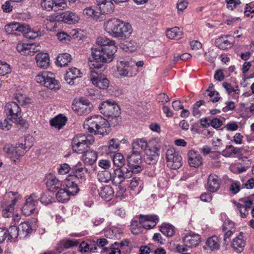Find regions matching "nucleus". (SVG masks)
I'll list each match as a JSON object with an SVG mask.
<instances>
[{
    "label": "nucleus",
    "instance_id": "obj_1",
    "mask_svg": "<svg viewBox=\"0 0 254 254\" xmlns=\"http://www.w3.org/2000/svg\"><path fill=\"white\" fill-rule=\"evenodd\" d=\"M97 43L98 46L92 49L91 55L94 61L90 62V66L94 63L104 65V63L111 62L117 51L114 41L98 37Z\"/></svg>",
    "mask_w": 254,
    "mask_h": 254
},
{
    "label": "nucleus",
    "instance_id": "obj_2",
    "mask_svg": "<svg viewBox=\"0 0 254 254\" xmlns=\"http://www.w3.org/2000/svg\"><path fill=\"white\" fill-rule=\"evenodd\" d=\"M105 30L112 37L120 40L128 38L132 32L131 25L118 18H112L104 23Z\"/></svg>",
    "mask_w": 254,
    "mask_h": 254
},
{
    "label": "nucleus",
    "instance_id": "obj_3",
    "mask_svg": "<svg viewBox=\"0 0 254 254\" xmlns=\"http://www.w3.org/2000/svg\"><path fill=\"white\" fill-rule=\"evenodd\" d=\"M84 129L90 133L104 135L110 131L107 120L100 115L87 118L84 122Z\"/></svg>",
    "mask_w": 254,
    "mask_h": 254
},
{
    "label": "nucleus",
    "instance_id": "obj_4",
    "mask_svg": "<svg viewBox=\"0 0 254 254\" xmlns=\"http://www.w3.org/2000/svg\"><path fill=\"white\" fill-rule=\"evenodd\" d=\"M4 29L7 34L20 35L22 34L24 37L31 39H34L41 35L40 31L35 32L31 30L27 24L15 22L6 25Z\"/></svg>",
    "mask_w": 254,
    "mask_h": 254
},
{
    "label": "nucleus",
    "instance_id": "obj_5",
    "mask_svg": "<svg viewBox=\"0 0 254 254\" xmlns=\"http://www.w3.org/2000/svg\"><path fill=\"white\" fill-rule=\"evenodd\" d=\"M92 70L90 71V80L94 85L101 89H107L109 85V81L106 75L102 73L105 69V65L92 64L90 66Z\"/></svg>",
    "mask_w": 254,
    "mask_h": 254
},
{
    "label": "nucleus",
    "instance_id": "obj_6",
    "mask_svg": "<svg viewBox=\"0 0 254 254\" xmlns=\"http://www.w3.org/2000/svg\"><path fill=\"white\" fill-rule=\"evenodd\" d=\"M4 111L9 120L23 127L26 124L21 116V111L19 106L15 102L7 103L4 107Z\"/></svg>",
    "mask_w": 254,
    "mask_h": 254
},
{
    "label": "nucleus",
    "instance_id": "obj_7",
    "mask_svg": "<svg viewBox=\"0 0 254 254\" xmlns=\"http://www.w3.org/2000/svg\"><path fill=\"white\" fill-rule=\"evenodd\" d=\"M94 142L92 136H86L84 135H77L72 141V148L74 152L78 154H83L89 148V145Z\"/></svg>",
    "mask_w": 254,
    "mask_h": 254
},
{
    "label": "nucleus",
    "instance_id": "obj_8",
    "mask_svg": "<svg viewBox=\"0 0 254 254\" xmlns=\"http://www.w3.org/2000/svg\"><path fill=\"white\" fill-rule=\"evenodd\" d=\"M117 68L118 72L123 77H134L139 72V69L134 65L133 62L126 60L118 62Z\"/></svg>",
    "mask_w": 254,
    "mask_h": 254
},
{
    "label": "nucleus",
    "instance_id": "obj_9",
    "mask_svg": "<svg viewBox=\"0 0 254 254\" xmlns=\"http://www.w3.org/2000/svg\"><path fill=\"white\" fill-rule=\"evenodd\" d=\"M98 109L100 113L106 117H110L114 114H121L120 106L113 100L101 102L99 105Z\"/></svg>",
    "mask_w": 254,
    "mask_h": 254
},
{
    "label": "nucleus",
    "instance_id": "obj_10",
    "mask_svg": "<svg viewBox=\"0 0 254 254\" xmlns=\"http://www.w3.org/2000/svg\"><path fill=\"white\" fill-rule=\"evenodd\" d=\"M91 171L89 167H86L85 164L79 161L71 167V174L69 175L82 183L86 181L87 175L90 173Z\"/></svg>",
    "mask_w": 254,
    "mask_h": 254
},
{
    "label": "nucleus",
    "instance_id": "obj_11",
    "mask_svg": "<svg viewBox=\"0 0 254 254\" xmlns=\"http://www.w3.org/2000/svg\"><path fill=\"white\" fill-rule=\"evenodd\" d=\"M166 158L167 166L172 169L177 170L182 166V157L174 148H170L167 150Z\"/></svg>",
    "mask_w": 254,
    "mask_h": 254
},
{
    "label": "nucleus",
    "instance_id": "obj_12",
    "mask_svg": "<svg viewBox=\"0 0 254 254\" xmlns=\"http://www.w3.org/2000/svg\"><path fill=\"white\" fill-rule=\"evenodd\" d=\"M36 80L38 83H40L51 90H58L60 85L58 80L53 77H51L46 72L41 75L38 74L36 76Z\"/></svg>",
    "mask_w": 254,
    "mask_h": 254
},
{
    "label": "nucleus",
    "instance_id": "obj_13",
    "mask_svg": "<svg viewBox=\"0 0 254 254\" xmlns=\"http://www.w3.org/2000/svg\"><path fill=\"white\" fill-rule=\"evenodd\" d=\"M141 153L138 151L132 150L131 154L127 156V165L131 167L136 173H140L143 170L141 166L142 159Z\"/></svg>",
    "mask_w": 254,
    "mask_h": 254
},
{
    "label": "nucleus",
    "instance_id": "obj_14",
    "mask_svg": "<svg viewBox=\"0 0 254 254\" xmlns=\"http://www.w3.org/2000/svg\"><path fill=\"white\" fill-rule=\"evenodd\" d=\"M39 197L35 193L31 194L25 201L22 209L23 214L25 216H29L32 214L38 204Z\"/></svg>",
    "mask_w": 254,
    "mask_h": 254
},
{
    "label": "nucleus",
    "instance_id": "obj_15",
    "mask_svg": "<svg viewBox=\"0 0 254 254\" xmlns=\"http://www.w3.org/2000/svg\"><path fill=\"white\" fill-rule=\"evenodd\" d=\"M139 220L143 227L145 229H151L154 228L159 221V217L155 214L139 215Z\"/></svg>",
    "mask_w": 254,
    "mask_h": 254
},
{
    "label": "nucleus",
    "instance_id": "obj_16",
    "mask_svg": "<svg viewBox=\"0 0 254 254\" xmlns=\"http://www.w3.org/2000/svg\"><path fill=\"white\" fill-rule=\"evenodd\" d=\"M8 197L12 196L13 197L11 200V202L5 206V208L2 211V216L5 218L12 217L14 214V207L19 198V195L17 192L9 191L6 193Z\"/></svg>",
    "mask_w": 254,
    "mask_h": 254
},
{
    "label": "nucleus",
    "instance_id": "obj_17",
    "mask_svg": "<svg viewBox=\"0 0 254 254\" xmlns=\"http://www.w3.org/2000/svg\"><path fill=\"white\" fill-rule=\"evenodd\" d=\"M32 146V143L29 141V139L27 140V137L21 138L15 146L17 156L19 157L23 156Z\"/></svg>",
    "mask_w": 254,
    "mask_h": 254
},
{
    "label": "nucleus",
    "instance_id": "obj_18",
    "mask_svg": "<svg viewBox=\"0 0 254 254\" xmlns=\"http://www.w3.org/2000/svg\"><path fill=\"white\" fill-rule=\"evenodd\" d=\"M183 241L186 247H196L200 243L201 237L198 234L190 232L184 237Z\"/></svg>",
    "mask_w": 254,
    "mask_h": 254
},
{
    "label": "nucleus",
    "instance_id": "obj_19",
    "mask_svg": "<svg viewBox=\"0 0 254 254\" xmlns=\"http://www.w3.org/2000/svg\"><path fill=\"white\" fill-rule=\"evenodd\" d=\"M240 201L243 202L244 204H242L236 201L234 202V204L236 205L238 210L239 211L241 217L246 218L248 214V209H250L253 204V201L252 200L246 198H242L240 199Z\"/></svg>",
    "mask_w": 254,
    "mask_h": 254
},
{
    "label": "nucleus",
    "instance_id": "obj_20",
    "mask_svg": "<svg viewBox=\"0 0 254 254\" xmlns=\"http://www.w3.org/2000/svg\"><path fill=\"white\" fill-rule=\"evenodd\" d=\"M75 180L76 179L69 175L64 180L65 189L72 196L76 195L79 191V187Z\"/></svg>",
    "mask_w": 254,
    "mask_h": 254
},
{
    "label": "nucleus",
    "instance_id": "obj_21",
    "mask_svg": "<svg viewBox=\"0 0 254 254\" xmlns=\"http://www.w3.org/2000/svg\"><path fill=\"white\" fill-rule=\"evenodd\" d=\"M79 242L77 240L64 239L58 243L56 248L59 253H62L66 249L77 246Z\"/></svg>",
    "mask_w": 254,
    "mask_h": 254
},
{
    "label": "nucleus",
    "instance_id": "obj_22",
    "mask_svg": "<svg viewBox=\"0 0 254 254\" xmlns=\"http://www.w3.org/2000/svg\"><path fill=\"white\" fill-rule=\"evenodd\" d=\"M36 47L34 44L18 43L16 49L21 55L33 56L36 51L39 50L35 49Z\"/></svg>",
    "mask_w": 254,
    "mask_h": 254
},
{
    "label": "nucleus",
    "instance_id": "obj_23",
    "mask_svg": "<svg viewBox=\"0 0 254 254\" xmlns=\"http://www.w3.org/2000/svg\"><path fill=\"white\" fill-rule=\"evenodd\" d=\"M220 184L221 180L219 177L215 174H211L207 180V190L211 192H215L219 189Z\"/></svg>",
    "mask_w": 254,
    "mask_h": 254
},
{
    "label": "nucleus",
    "instance_id": "obj_24",
    "mask_svg": "<svg viewBox=\"0 0 254 254\" xmlns=\"http://www.w3.org/2000/svg\"><path fill=\"white\" fill-rule=\"evenodd\" d=\"M82 73L80 70L75 67H72L66 71L64 75V79L67 83L70 85L74 84V80L76 78L81 77Z\"/></svg>",
    "mask_w": 254,
    "mask_h": 254
},
{
    "label": "nucleus",
    "instance_id": "obj_25",
    "mask_svg": "<svg viewBox=\"0 0 254 254\" xmlns=\"http://www.w3.org/2000/svg\"><path fill=\"white\" fill-rule=\"evenodd\" d=\"M100 11L104 15L111 13L114 10V4L112 0H96Z\"/></svg>",
    "mask_w": 254,
    "mask_h": 254
},
{
    "label": "nucleus",
    "instance_id": "obj_26",
    "mask_svg": "<svg viewBox=\"0 0 254 254\" xmlns=\"http://www.w3.org/2000/svg\"><path fill=\"white\" fill-rule=\"evenodd\" d=\"M188 163L191 167L197 168L202 163V157L201 155L196 151L190 150L188 154Z\"/></svg>",
    "mask_w": 254,
    "mask_h": 254
},
{
    "label": "nucleus",
    "instance_id": "obj_27",
    "mask_svg": "<svg viewBox=\"0 0 254 254\" xmlns=\"http://www.w3.org/2000/svg\"><path fill=\"white\" fill-rule=\"evenodd\" d=\"M59 19L64 22L68 24H72L77 22L79 20L78 15L75 13L69 11L63 12L60 13Z\"/></svg>",
    "mask_w": 254,
    "mask_h": 254
},
{
    "label": "nucleus",
    "instance_id": "obj_28",
    "mask_svg": "<svg viewBox=\"0 0 254 254\" xmlns=\"http://www.w3.org/2000/svg\"><path fill=\"white\" fill-rule=\"evenodd\" d=\"M82 154V160L85 165H92L97 159V153L93 150L88 149Z\"/></svg>",
    "mask_w": 254,
    "mask_h": 254
},
{
    "label": "nucleus",
    "instance_id": "obj_29",
    "mask_svg": "<svg viewBox=\"0 0 254 254\" xmlns=\"http://www.w3.org/2000/svg\"><path fill=\"white\" fill-rule=\"evenodd\" d=\"M37 65L41 68H47L50 64L49 55L46 53H39L35 57Z\"/></svg>",
    "mask_w": 254,
    "mask_h": 254
},
{
    "label": "nucleus",
    "instance_id": "obj_30",
    "mask_svg": "<svg viewBox=\"0 0 254 254\" xmlns=\"http://www.w3.org/2000/svg\"><path fill=\"white\" fill-rule=\"evenodd\" d=\"M46 186L49 191L55 192L60 189L62 184L56 177L49 175L47 176Z\"/></svg>",
    "mask_w": 254,
    "mask_h": 254
},
{
    "label": "nucleus",
    "instance_id": "obj_31",
    "mask_svg": "<svg viewBox=\"0 0 254 254\" xmlns=\"http://www.w3.org/2000/svg\"><path fill=\"white\" fill-rule=\"evenodd\" d=\"M246 245L245 241L244 239V236L242 233L233 239L232 243V247L238 253H241L243 250Z\"/></svg>",
    "mask_w": 254,
    "mask_h": 254
},
{
    "label": "nucleus",
    "instance_id": "obj_32",
    "mask_svg": "<svg viewBox=\"0 0 254 254\" xmlns=\"http://www.w3.org/2000/svg\"><path fill=\"white\" fill-rule=\"evenodd\" d=\"M67 121V117L60 114L51 120L50 125L52 127L60 130L65 125Z\"/></svg>",
    "mask_w": 254,
    "mask_h": 254
},
{
    "label": "nucleus",
    "instance_id": "obj_33",
    "mask_svg": "<svg viewBox=\"0 0 254 254\" xmlns=\"http://www.w3.org/2000/svg\"><path fill=\"white\" fill-rule=\"evenodd\" d=\"M153 149V151L152 154V150L149 149L146 153V156L144 157V161L146 164L149 165L155 164L158 160L159 149L156 147H154Z\"/></svg>",
    "mask_w": 254,
    "mask_h": 254
},
{
    "label": "nucleus",
    "instance_id": "obj_34",
    "mask_svg": "<svg viewBox=\"0 0 254 254\" xmlns=\"http://www.w3.org/2000/svg\"><path fill=\"white\" fill-rule=\"evenodd\" d=\"M114 191L112 187L106 185L101 188L99 195L101 198L106 201L111 200L114 196Z\"/></svg>",
    "mask_w": 254,
    "mask_h": 254
},
{
    "label": "nucleus",
    "instance_id": "obj_35",
    "mask_svg": "<svg viewBox=\"0 0 254 254\" xmlns=\"http://www.w3.org/2000/svg\"><path fill=\"white\" fill-rule=\"evenodd\" d=\"M18 227L20 239L26 238L33 231L30 223L24 222L21 223Z\"/></svg>",
    "mask_w": 254,
    "mask_h": 254
},
{
    "label": "nucleus",
    "instance_id": "obj_36",
    "mask_svg": "<svg viewBox=\"0 0 254 254\" xmlns=\"http://www.w3.org/2000/svg\"><path fill=\"white\" fill-rule=\"evenodd\" d=\"M83 13L85 15L91 17L94 19L102 21L105 18L104 15L100 11L96 10L90 6L84 9Z\"/></svg>",
    "mask_w": 254,
    "mask_h": 254
},
{
    "label": "nucleus",
    "instance_id": "obj_37",
    "mask_svg": "<svg viewBox=\"0 0 254 254\" xmlns=\"http://www.w3.org/2000/svg\"><path fill=\"white\" fill-rule=\"evenodd\" d=\"M220 239L216 236H213L207 239L206 245L211 251L219 250L220 246Z\"/></svg>",
    "mask_w": 254,
    "mask_h": 254
},
{
    "label": "nucleus",
    "instance_id": "obj_38",
    "mask_svg": "<svg viewBox=\"0 0 254 254\" xmlns=\"http://www.w3.org/2000/svg\"><path fill=\"white\" fill-rule=\"evenodd\" d=\"M231 38L230 35L222 36L216 40V44L217 47L222 50L227 49L233 46L231 41L228 40V38Z\"/></svg>",
    "mask_w": 254,
    "mask_h": 254
},
{
    "label": "nucleus",
    "instance_id": "obj_39",
    "mask_svg": "<svg viewBox=\"0 0 254 254\" xmlns=\"http://www.w3.org/2000/svg\"><path fill=\"white\" fill-rule=\"evenodd\" d=\"M148 147L147 142L143 139H136L133 141L132 144V150L133 151H138L141 153L143 150H145Z\"/></svg>",
    "mask_w": 254,
    "mask_h": 254
},
{
    "label": "nucleus",
    "instance_id": "obj_40",
    "mask_svg": "<svg viewBox=\"0 0 254 254\" xmlns=\"http://www.w3.org/2000/svg\"><path fill=\"white\" fill-rule=\"evenodd\" d=\"M183 32L180 29L175 27L166 31V36L170 39L179 40L182 37Z\"/></svg>",
    "mask_w": 254,
    "mask_h": 254
},
{
    "label": "nucleus",
    "instance_id": "obj_41",
    "mask_svg": "<svg viewBox=\"0 0 254 254\" xmlns=\"http://www.w3.org/2000/svg\"><path fill=\"white\" fill-rule=\"evenodd\" d=\"M240 148L234 147L232 145H227L226 148L222 152V155L226 157H230L234 155L241 153Z\"/></svg>",
    "mask_w": 254,
    "mask_h": 254
},
{
    "label": "nucleus",
    "instance_id": "obj_42",
    "mask_svg": "<svg viewBox=\"0 0 254 254\" xmlns=\"http://www.w3.org/2000/svg\"><path fill=\"white\" fill-rule=\"evenodd\" d=\"M71 60V56L68 53L60 54L57 58V64L61 67L65 66Z\"/></svg>",
    "mask_w": 254,
    "mask_h": 254
},
{
    "label": "nucleus",
    "instance_id": "obj_43",
    "mask_svg": "<svg viewBox=\"0 0 254 254\" xmlns=\"http://www.w3.org/2000/svg\"><path fill=\"white\" fill-rule=\"evenodd\" d=\"M159 230L162 234L168 237H172L175 234L174 227L169 223H163Z\"/></svg>",
    "mask_w": 254,
    "mask_h": 254
},
{
    "label": "nucleus",
    "instance_id": "obj_44",
    "mask_svg": "<svg viewBox=\"0 0 254 254\" xmlns=\"http://www.w3.org/2000/svg\"><path fill=\"white\" fill-rule=\"evenodd\" d=\"M222 85L229 95H231L232 94L233 98H236L238 97V95L240 94V91L238 88V85L236 86V89H235L230 83L227 82H224L222 83Z\"/></svg>",
    "mask_w": 254,
    "mask_h": 254
},
{
    "label": "nucleus",
    "instance_id": "obj_45",
    "mask_svg": "<svg viewBox=\"0 0 254 254\" xmlns=\"http://www.w3.org/2000/svg\"><path fill=\"white\" fill-rule=\"evenodd\" d=\"M6 231L8 240L10 241H14L15 239L19 237V233L18 227L16 226H11L9 228L5 229Z\"/></svg>",
    "mask_w": 254,
    "mask_h": 254
},
{
    "label": "nucleus",
    "instance_id": "obj_46",
    "mask_svg": "<svg viewBox=\"0 0 254 254\" xmlns=\"http://www.w3.org/2000/svg\"><path fill=\"white\" fill-rule=\"evenodd\" d=\"M114 165L117 168L125 166L126 159L123 154L120 153H116L112 156Z\"/></svg>",
    "mask_w": 254,
    "mask_h": 254
},
{
    "label": "nucleus",
    "instance_id": "obj_47",
    "mask_svg": "<svg viewBox=\"0 0 254 254\" xmlns=\"http://www.w3.org/2000/svg\"><path fill=\"white\" fill-rule=\"evenodd\" d=\"M70 196H72L65 189H60L56 194V198L58 201L64 203L69 200Z\"/></svg>",
    "mask_w": 254,
    "mask_h": 254
},
{
    "label": "nucleus",
    "instance_id": "obj_48",
    "mask_svg": "<svg viewBox=\"0 0 254 254\" xmlns=\"http://www.w3.org/2000/svg\"><path fill=\"white\" fill-rule=\"evenodd\" d=\"M129 188L132 190L136 189L138 193L143 188V182L139 178L133 177L130 180Z\"/></svg>",
    "mask_w": 254,
    "mask_h": 254
},
{
    "label": "nucleus",
    "instance_id": "obj_49",
    "mask_svg": "<svg viewBox=\"0 0 254 254\" xmlns=\"http://www.w3.org/2000/svg\"><path fill=\"white\" fill-rule=\"evenodd\" d=\"M119 140L117 138H113L110 140L109 141V145L106 147L108 148V153H117L119 151V145H120Z\"/></svg>",
    "mask_w": 254,
    "mask_h": 254
},
{
    "label": "nucleus",
    "instance_id": "obj_50",
    "mask_svg": "<svg viewBox=\"0 0 254 254\" xmlns=\"http://www.w3.org/2000/svg\"><path fill=\"white\" fill-rule=\"evenodd\" d=\"M118 168L125 180L131 178L133 174H136V172H134L133 169L128 165L127 166H123Z\"/></svg>",
    "mask_w": 254,
    "mask_h": 254
},
{
    "label": "nucleus",
    "instance_id": "obj_51",
    "mask_svg": "<svg viewBox=\"0 0 254 254\" xmlns=\"http://www.w3.org/2000/svg\"><path fill=\"white\" fill-rule=\"evenodd\" d=\"M39 199L41 203L45 205L51 204L55 201V198L50 195L49 191L43 192L41 197L39 198Z\"/></svg>",
    "mask_w": 254,
    "mask_h": 254
},
{
    "label": "nucleus",
    "instance_id": "obj_52",
    "mask_svg": "<svg viewBox=\"0 0 254 254\" xmlns=\"http://www.w3.org/2000/svg\"><path fill=\"white\" fill-rule=\"evenodd\" d=\"M41 5L43 9L47 11L54 10L56 11L58 10V8L54 4V0H42Z\"/></svg>",
    "mask_w": 254,
    "mask_h": 254
},
{
    "label": "nucleus",
    "instance_id": "obj_53",
    "mask_svg": "<svg viewBox=\"0 0 254 254\" xmlns=\"http://www.w3.org/2000/svg\"><path fill=\"white\" fill-rule=\"evenodd\" d=\"M124 178L120 173L118 168L114 169L112 174V181L114 185L118 186L125 181Z\"/></svg>",
    "mask_w": 254,
    "mask_h": 254
},
{
    "label": "nucleus",
    "instance_id": "obj_54",
    "mask_svg": "<svg viewBox=\"0 0 254 254\" xmlns=\"http://www.w3.org/2000/svg\"><path fill=\"white\" fill-rule=\"evenodd\" d=\"M130 230L131 233L134 235H137L139 234L142 228V226L139 220V222L137 220L132 219L130 224Z\"/></svg>",
    "mask_w": 254,
    "mask_h": 254
},
{
    "label": "nucleus",
    "instance_id": "obj_55",
    "mask_svg": "<svg viewBox=\"0 0 254 254\" xmlns=\"http://www.w3.org/2000/svg\"><path fill=\"white\" fill-rule=\"evenodd\" d=\"M98 180L100 182L108 183L112 180V174L107 170L99 172L97 175Z\"/></svg>",
    "mask_w": 254,
    "mask_h": 254
},
{
    "label": "nucleus",
    "instance_id": "obj_56",
    "mask_svg": "<svg viewBox=\"0 0 254 254\" xmlns=\"http://www.w3.org/2000/svg\"><path fill=\"white\" fill-rule=\"evenodd\" d=\"M120 114H121L116 115L114 114L110 117H107L108 118L107 121L109 123V129L110 127H116L121 123L122 118L120 116Z\"/></svg>",
    "mask_w": 254,
    "mask_h": 254
},
{
    "label": "nucleus",
    "instance_id": "obj_57",
    "mask_svg": "<svg viewBox=\"0 0 254 254\" xmlns=\"http://www.w3.org/2000/svg\"><path fill=\"white\" fill-rule=\"evenodd\" d=\"M91 109L92 106L90 105H83L81 104H78L75 110L77 111L78 115L82 116L89 114L91 111Z\"/></svg>",
    "mask_w": 254,
    "mask_h": 254
},
{
    "label": "nucleus",
    "instance_id": "obj_58",
    "mask_svg": "<svg viewBox=\"0 0 254 254\" xmlns=\"http://www.w3.org/2000/svg\"><path fill=\"white\" fill-rule=\"evenodd\" d=\"M137 47V44L134 41H126L123 45L122 48L126 52H132L134 51Z\"/></svg>",
    "mask_w": 254,
    "mask_h": 254
},
{
    "label": "nucleus",
    "instance_id": "obj_59",
    "mask_svg": "<svg viewBox=\"0 0 254 254\" xmlns=\"http://www.w3.org/2000/svg\"><path fill=\"white\" fill-rule=\"evenodd\" d=\"M3 151L7 154L11 155V157H13L15 159H18L20 157L19 156H17L15 151L16 148L15 146L10 145H6L3 147Z\"/></svg>",
    "mask_w": 254,
    "mask_h": 254
},
{
    "label": "nucleus",
    "instance_id": "obj_60",
    "mask_svg": "<svg viewBox=\"0 0 254 254\" xmlns=\"http://www.w3.org/2000/svg\"><path fill=\"white\" fill-rule=\"evenodd\" d=\"M230 192L233 194H236L241 190V183L237 181H232L229 188Z\"/></svg>",
    "mask_w": 254,
    "mask_h": 254
},
{
    "label": "nucleus",
    "instance_id": "obj_61",
    "mask_svg": "<svg viewBox=\"0 0 254 254\" xmlns=\"http://www.w3.org/2000/svg\"><path fill=\"white\" fill-rule=\"evenodd\" d=\"M70 171L71 172V167L67 163H63L60 165L58 173L59 175H64L69 173Z\"/></svg>",
    "mask_w": 254,
    "mask_h": 254
},
{
    "label": "nucleus",
    "instance_id": "obj_62",
    "mask_svg": "<svg viewBox=\"0 0 254 254\" xmlns=\"http://www.w3.org/2000/svg\"><path fill=\"white\" fill-rule=\"evenodd\" d=\"M11 71L9 65L5 62H0V75H4Z\"/></svg>",
    "mask_w": 254,
    "mask_h": 254
},
{
    "label": "nucleus",
    "instance_id": "obj_63",
    "mask_svg": "<svg viewBox=\"0 0 254 254\" xmlns=\"http://www.w3.org/2000/svg\"><path fill=\"white\" fill-rule=\"evenodd\" d=\"M227 3V7L231 10H233L236 6L241 4L240 0H225Z\"/></svg>",
    "mask_w": 254,
    "mask_h": 254
},
{
    "label": "nucleus",
    "instance_id": "obj_64",
    "mask_svg": "<svg viewBox=\"0 0 254 254\" xmlns=\"http://www.w3.org/2000/svg\"><path fill=\"white\" fill-rule=\"evenodd\" d=\"M58 39L62 42H66L70 40V37L65 32H59L57 34Z\"/></svg>",
    "mask_w": 254,
    "mask_h": 254
}]
</instances>
